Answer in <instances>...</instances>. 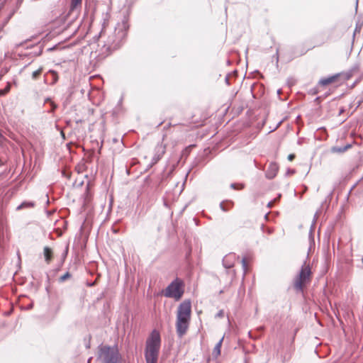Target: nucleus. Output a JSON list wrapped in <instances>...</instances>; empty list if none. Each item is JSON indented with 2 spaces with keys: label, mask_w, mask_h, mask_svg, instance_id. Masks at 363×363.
Wrapping results in <instances>:
<instances>
[{
  "label": "nucleus",
  "mask_w": 363,
  "mask_h": 363,
  "mask_svg": "<svg viewBox=\"0 0 363 363\" xmlns=\"http://www.w3.org/2000/svg\"><path fill=\"white\" fill-rule=\"evenodd\" d=\"M67 252H68V247H66V250H65V255H67Z\"/></svg>",
  "instance_id": "obj_26"
},
{
  "label": "nucleus",
  "mask_w": 363,
  "mask_h": 363,
  "mask_svg": "<svg viewBox=\"0 0 363 363\" xmlns=\"http://www.w3.org/2000/svg\"><path fill=\"white\" fill-rule=\"evenodd\" d=\"M82 4V0H71V11H74L78 7H79Z\"/></svg>",
  "instance_id": "obj_13"
},
{
  "label": "nucleus",
  "mask_w": 363,
  "mask_h": 363,
  "mask_svg": "<svg viewBox=\"0 0 363 363\" xmlns=\"http://www.w3.org/2000/svg\"><path fill=\"white\" fill-rule=\"evenodd\" d=\"M362 264H363V257H362Z\"/></svg>",
  "instance_id": "obj_29"
},
{
  "label": "nucleus",
  "mask_w": 363,
  "mask_h": 363,
  "mask_svg": "<svg viewBox=\"0 0 363 363\" xmlns=\"http://www.w3.org/2000/svg\"><path fill=\"white\" fill-rule=\"evenodd\" d=\"M160 347V334L158 330H153L145 342V358L146 363H157Z\"/></svg>",
  "instance_id": "obj_1"
},
{
  "label": "nucleus",
  "mask_w": 363,
  "mask_h": 363,
  "mask_svg": "<svg viewBox=\"0 0 363 363\" xmlns=\"http://www.w3.org/2000/svg\"><path fill=\"white\" fill-rule=\"evenodd\" d=\"M98 359L101 363H119L121 354L117 346L101 345L99 347Z\"/></svg>",
  "instance_id": "obj_3"
},
{
  "label": "nucleus",
  "mask_w": 363,
  "mask_h": 363,
  "mask_svg": "<svg viewBox=\"0 0 363 363\" xmlns=\"http://www.w3.org/2000/svg\"><path fill=\"white\" fill-rule=\"evenodd\" d=\"M70 274L69 272H67L66 274H65L64 275H62V277H60V281L61 282H63L65 281L66 279H67L68 278L70 277Z\"/></svg>",
  "instance_id": "obj_19"
},
{
  "label": "nucleus",
  "mask_w": 363,
  "mask_h": 363,
  "mask_svg": "<svg viewBox=\"0 0 363 363\" xmlns=\"http://www.w3.org/2000/svg\"><path fill=\"white\" fill-rule=\"evenodd\" d=\"M225 82H226L227 83H228V77H226V78H225Z\"/></svg>",
  "instance_id": "obj_27"
},
{
  "label": "nucleus",
  "mask_w": 363,
  "mask_h": 363,
  "mask_svg": "<svg viewBox=\"0 0 363 363\" xmlns=\"http://www.w3.org/2000/svg\"><path fill=\"white\" fill-rule=\"evenodd\" d=\"M49 73L52 74V84H54L58 81V74L57 72L54 70H50Z\"/></svg>",
  "instance_id": "obj_16"
},
{
  "label": "nucleus",
  "mask_w": 363,
  "mask_h": 363,
  "mask_svg": "<svg viewBox=\"0 0 363 363\" xmlns=\"http://www.w3.org/2000/svg\"><path fill=\"white\" fill-rule=\"evenodd\" d=\"M277 55H278V54H277ZM278 58H279V56H277V60H278Z\"/></svg>",
  "instance_id": "obj_28"
},
{
  "label": "nucleus",
  "mask_w": 363,
  "mask_h": 363,
  "mask_svg": "<svg viewBox=\"0 0 363 363\" xmlns=\"http://www.w3.org/2000/svg\"><path fill=\"white\" fill-rule=\"evenodd\" d=\"M279 167L276 163H270L266 172V177L272 179L274 178L278 172Z\"/></svg>",
  "instance_id": "obj_7"
},
{
  "label": "nucleus",
  "mask_w": 363,
  "mask_h": 363,
  "mask_svg": "<svg viewBox=\"0 0 363 363\" xmlns=\"http://www.w3.org/2000/svg\"><path fill=\"white\" fill-rule=\"evenodd\" d=\"M35 206V203L33 201H23L19 206L16 207L17 211L22 210L23 208H30Z\"/></svg>",
  "instance_id": "obj_11"
},
{
  "label": "nucleus",
  "mask_w": 363,
  "mask_h": 363,
  "mask_svg": "<svg viewBox=\"0 0 363 363\" xmlns=\"http://www.w3.org/2000/svg\"><path fill=\"white\" fill-rule=\"evenodd\" d=\"M277 201V199H274V201H270L268 203V207L271 208L274 203V202H275Z\"/></svg>",
  "instance_id": "obj_25"
},
{
  "label": "nucleus",
  "mask_w": 363,
  "mask_h": 363,
  "mask_svg": "<svg viewBox=\"0 0 363 363\" xmlns=\"http://www.w3.org/2000/svg\"><path fill=\"white\" fill-rule=\"evenodd\" d=\"M155 151H156V153L153 157V160L155 162H157V161H159L160 160L161 157L164 153L165 147H164V146H162V145H158L156 147Z\"/></svg>",
  "instance_id": "obj_8"
},
{
  "label": "nucleus",
  "mask_w": 363,
  "mask_h": 363,
  "mask_svg": "<svg viewBox=\"0 0 363 363\" xmlns=\"http://www.w3.org/2000/svg\"><path fill=\"white\" fill-rule=\"evenodd\" d=\"M47 101H49L50 103L51 106H52L51 111H54V110L57 108V106L49 98L45 99V102H47Z\"/></svg>",
  "instance_id": "obj_21"
},
{
  "label": "nucleus",
  "mask_w": 363,
  "mask_h": 363,
  "mask_svg": "<svg viewBox=\"0 0 363 363\" xmlns=\"http://www.w3.org/2000/svg\"><path fill=\"white\" fill-rule=\"evenodd\" d=\"M230 187L233 189H241L243 188L242 184H231Z\"/></svg>",
  "instance_id": "obj_20"
},
{
  "label": "nucleus",
  "mask_w": 363,
  "mask_h": 363,
  "mask_svg": "<svg viewBox=\"0 0 363 363\" xmlns=\"http://www.w3.org/2000/svg\"><path fill=\"white\" fill-rule=\"evenodd\" d=\"M311 269L308 264L305 262L302 265L298 275L294 280V287L296 291H303L305 286L311 281Z\"/></svg>",
  "instance_id": "obj_4"
},
{
  "label": "nucleus",
  "mask_w": 363,
  "mask_h": 363,
  "mask_svg": "<svg viewBox=\"0 0 363 363\" xmlns=\"http://www.w3.org/2000/svg\"><path fill=\"white\" fill-rule=\"evenodd\" d=\"M183 285V281L177 278L164 289L163 292L164 296L165 297L172 298L176 301H179L184 294Z\"/></svg>",
  "instance_id": "obj_5"
},
{
  "label": "nucleus",
  "mask_w": 363,
  "mask_h": 363,
  "mask_svg": "<svg viewBox=\"0 0 363 363\" xmlns=\"http://www.w3.org/2000/svg\"><path fill=\"white\" fill-rule=\"evenodd\" d=\"M241 262H242V269H243V271H244V275L243 276L245 277V274L247 272V262H246L245 258H243L242 259Z\"/></svg>",
  "instance_id": "obj_18"
},
{
  "label": "nucleus",
  "mask_w": 363,
  "mask_h": 363,
  "mask_svg": "<svg viewBox=\"0 0 363 363\" xmlns=\"http://www.w3.org/2000/svg\"><path fill=\"white\" fill-rule=\"evenodd\" d=\"M43 72V67H40L38 68L37 70L34 71L33 73H32V79L35 80L38 78V77L40 75V74L42 73Z\"/></svg>",
  "instance_id": "obj_14"
},
{
  "label": "nucleus",
  "mask_w": 363,
  "mask_h": 363,
  "mask_svg": "<svg viewBox=\"0 0 363 363\" xmlns=\"http://www.w3.org/2000/svg\"><path fill=\"white\" fill-rule=\"evenodd\" d=\"M191 302L189 300L184 301L178 307L176 329L180 337L186 333L189 328L191 312Z\"/></svg>",
  "instance_id": "obj_2"
},
{
  "label": "nucleus",
  "mask_w": 363,
  "mask_h": 363,
  "mask_svg": "<svg viewBox=\"0 0 363 363\" xmlns=\"http://www.w3.org/2000/svg\"><path fill=\"white\" fill-rule=\"evenodd\" d=\"M223 340V337L215 345V347L213 348V352H212V355L214 357H218L220 355V348H221Z\"/></svg>",
  "instance_id": "obj_10"
},
{
  "label": "nucleus",
  "mask_w": 363,
  "mask_h": 363,
  "mask_svg": "<svg viewBox=\"0 0 363 363\" xmlns=\"http://www.w3.org/2000/svg\"><path fill=\"white\" fill-rule=\"evenodd\" d=\"M220 206L221 209H222L223 211H226L228 210L227 208H225L224 207L223 203H221L220 204Z\"/></svg>",
  "instance_id": "obj_24"
},
{
  "label": "nucleus",
  "mask_w": 363,
  "mask_h": 363,
  "mask_svg": "<svg viewBox=\"0 0 363 363\" xmlns=\"http://www.w3.org/2000/svg\"><path fill=\"white\" fill-rule=\"evenodd\" d=\"M10 84H9L4 89H0V95H4L10 90Z\"/></svg>",
  "instance_id": "obj_17"
},
{
  "label": "nucleus",
  "mask_w": 363,
  "mask_h": 363,
  "mask_svg": "<svg viewBox=\"0 0 363 363\" xmlns=\"http://www.w3.org/2000/svg\"><path fill=\"white\" fill-rule=\"evenodd\" d=\"M350 145H347L342 147H333V151L335 152H343L350 147Z\"/></svg>",
  "instance_id": "obj_15"
},
{
  "label": "nucleus",
  "mask_w": 363,
  "mask_h": 363,
  "mask_svg": "<svg viewBox=\"0 0 363 363\" xmlns=\"http://www.w3.org/2000/svg\"><path fill=\"white\" fill-rule=\"evenodd\" d=\"M223 315H224V312H223V311H220L217 313V315H216V316H217V317H223Z\"/></svg>",
  "instance_id": "obj_22"
},
{
  "label": "nucleus",
  "mask_w": 363,
  "mask_h": 363,
  "mask_svg": "<svg viewBox=\"0 0 363 363\" xmlns=\"http://www.w3.org/2000/svg\"><path fill=\"white\" fill-rule=\"evenodd\" d=\"M238 259L235 253H230L223 259V264L225 268L230 269L234 266L235 261Z\"/></svg>",
  "instance_id": "obj_6"
},
{
  "label": "nucleus",
  "mask_w": 363,
  "mask_h": 363,
  "mask_svg": "<svg viewBox=\"0 0 363 363\" xmlns=\"http://www.w3.org/2000/svg\"><path fill=\"white\" fill-rule=\"evenodd\" d=\"M336 77H337L336 76H331V77H329L327 78L321 79L319 81V84H320L322 86H326L328 84H330L335 80Z\"/></svg>",
  "instance_id": "obj_12"
},
{
  "label": "nucleus",
  "mask_w": 363,
  "mask_h": 363,
  "mask_svg": "<svg viewBox=\"0 0 363 363\" xmlns=\"http://www.w3.org/2000/svg\"><path fill=\"white\" fill-rule=\"evenodd\" d=\"M43 254L45 257V262L49 264L52 259V249L49 247H45L43 250Z\"/></svg>",
  "instance_id": "obj_9"
},
{
  "label": "nucleus",
  "mask_w": 363,
  "mask_h": 363,
  "mask_svg": "<svg viewBox=\"0 0 363 363\" xmlns=\"http://www.w3.org/2000/svg\"><path fill=\"white\" fill-rule=\"evenodd\" d=\"M294 157H295L294 155L291 154V155H289L288 156V160H289V161H292V160H294Z\"/></svg>",
  "instance_id": "obj_23"
}]
</instances>
